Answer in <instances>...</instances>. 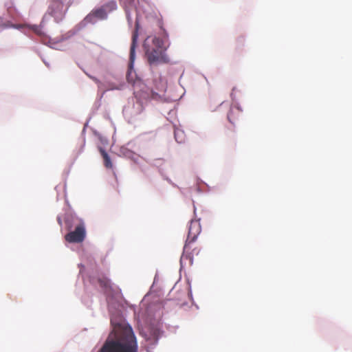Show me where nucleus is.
<instances>
[{
  "label": "nucleus",
  "instance_id": "nucleus-1",
  "mask_svg": "<svg viewBox=\"0 0 352 352\" xmlns=\"http://www.w3.org/2000/svg\"><path fill=\"white\" fill-rule=\"evenodd\" d=\"M136 338L131 327L122 328L115 338L110 334L99 352H138Z\"/></svg>",
  "mask_w": 352,
  "mask_h": 352
},
{
  "label": "nucleus",
  "instance_id": "nucleus-2",
  "mask_svg": "<svg viewBox=\"0 0 352 352\" xmlns=\"http://www.w3.org/2000/svg\"><path fill=\"white\" fill-rule=\"evenodd\" d=\"M148 63L150 65L167 62L165 47L162 39L156 36H148L143 44Z\"/></svg>",
  "mask_w": 352,
  "mask_h": 352
},
{
  "label": "nucleus",
  "instance_id": "nucleus-3",
  "mask_svg": "<svg viewBox=\"0 0 352 352\" xmlns=\"http://www.w3.org/2000/svg\"><path fill=\"white\" fill-rule=\"evenodd\" d=\"M65 0H52L48 9V13L54 18L56 21L63 19L67 8L64 4Z\"/></svg>",
  "mask_w": 352,
  "mask_h": 352
},
{
  "label": "nucleus",
  "instance_id": "nucleus-4",
  "mask_svg": "<svg viewBox=\"0 0 352 352\" xmlns=\"http://www.w3.org/2000/svg\"><path fill=\"white\" fill-rule=\"evenodd\" d=\"M86 236L85 228L83 223L78 224L75 230L69 232L65 236V240L69 243H81Z\"/></svg>",
  "mask_w": 352,
  "mask_h": 352
},
{
  "label": "nucleus",
  "instance_id": "nucleus-5",
  "mask_svg": "<svg viewBox=\"0 0 352 352\" xmlns=\"http://www.w3.org/2000/svg\"><path fill=\"white\" fill-rule=\"evenodd\" d=\"M193 243L194 242H186L182 254V258H186L189 259L190 264L192 263L194 257L199 256L200 253V249L193 247Z\"/></svg>",
  "mask_w": 352,
  "mask_h": 352
},
{
  "label": "nucleus",
  "instance_id": "nucleus-6",
  "mask_svg": "<svg viewBox=\"0 0 352 352\" xmlns=\"http://www.w3.org/2000/svg\"><path fill=\"white\" fill-rule=\"evenodd\" d=\"M201 230L200 222L198 220H192L188 228V233L186 242H194Z\"/></svg>",
  "mask_w": 352,
  "mask_h": 352
},
{
  "label": "nucleus",
  "instance_id": "nucleus-7",
  "mask_svg": "<svg viewBox=\"0 0 352 352\" xmlns=\"http://www.w3.org/2000/svg\"><path fill=\"white\" fill-rule=\"evenodd\" d=\"M137 39H138V33H137V32H135L133 34L132 43H131V48H130V57H129L130 62L129 64V72L127 74L128 80L129 79V76L131 72V70L133 69V63H134L135 58V47H136V45H137Z\"/></svg>",
  "mask_w": 352,
  "mask_h": 352
},
{
  "label": "nucleus",
  "instance_id": "nucleus-8",
  "mask_svg": "<svg viewBox=\"0 0 352 352\" xmlns=\"http://www.w3.org/2000/svg\"><path fill=\"white\" fill-rule=\"evenodd\" d=\"M107 14L104 8H98L93 10L89 15L87 16L86 20L89 22H94V19L103 20L107 19Z\"/></svg>",
  "mask_w": 352,
  "mask_h": 352
},
{
  "label": "nucleus",
  "instance_id": "nucleus-9",
  "mask_svg": "<svg viewBox=\"0 0 352 352\" xmlns=\"http://www.w3.org/2000/svg\"><path fill=\"white\" fill-rule=\"evenodd\" d=\"M241 115V110L237 107H232L228 113V120L231 124H235L239 121Z\"/></svg>",
  "mask_w": 352,
  "mask_h": 352
},
{
  "label": "nucleus",
  "instance_id": "nucleus-10",
  "mask_svg": "<svg viewBox=\"0 0 352 352\" xmlns=\"http://www.w3.org/2000/svg\"><path fill=\"white\" fill-rule=\"evenodd\" d=\"M98 283L105 290V292H110L113 290L111 280L107 277L99 278Z\"/></svg>",
  "mask_w": 352,
  "mask_h": 352
},
{
  "label": "nucleus",
  "instance_id": "nucleus-11",
  "mask_svg": "<svg viewBox=\"0 0 352 352\" xmlns=\"http://www.w3.org/2000/svg\"><path fill=\"white\" fill-rule=\"evenodd\" d=\"M100 153L103 157L104 164L105 167H107V168H111L113 166V164L111 163V159H110V157L109 156V155L103 149H100Z\"/></svg>",
  "mask_w": 352,
  "mask_h": 352
},
{
  "label": "nucleus",
  "instance_id": "nucleus-12",
  "mask_svg": "<svg viewBox=\"0 0 352 352\" xmlns=\"http://www.w3.org/2000/svg\"><path fill=\"white\" fill-rule=\"evenodd\" d=\"M30 29H31L35 34H36L38 36H41L43 34V32L42 31V28L36 25H29L28 26Z\"/></svg>",
  "mask_w": 352,
  "mask_h": 352
},
{
  "label": "nucleus",
  "instance_id": "nucleus-13",
  "mask_svg": "<svg viewBox=\"0 0 352 352\" xmlns=\"http://www.w3.org/2000/svg\"><path fill=\"white\" fill-rule=\"evenodd\" d=\"M6 27H7V25H6L3 21V19L1 16H0V28H3Z\"/></svg>",
  "mask_w": 352,
  "mask_h": 352
},
{
  "label": "nucleus",
  "instance_id": "nucleus-14",
  "mask_svg": "<svg viewBox=\"0 0 352 352\" xmlns=\"http://www.w3.org/2000/svg\"><path fill=\"white\" fill-rule=\"evenodd\" d=\"M90 78L94 81L96 82V83H97L98 85V86H100V85L101 84L100 81L97 79L95 77H92V76H90Z\"/></svg>",
  "mask_w": 352,
  "mask_h": 352
},
{
  "label": "nucleus",
  "instance_id": "nucleus-15",
  "mask_svg": "<svg viewBox=\"0 0 352 352\" xmlns=\"http://www.w3.org/2000/svg\"><path fill=\"white\" fill-rule=\"evenodd\" d=\"M119 89V88L118 87H113L110 88V89Z\"/></svg>",
  "mask_w": 352,
  "mask_h": 352
},
{
  "label": "nucleus",
  "instance_id": "nucleus-16",
  "mask_svg": "<svg viewBox=\"0 0 352 352\" xmlns=\"http://www.w3.org/2000/svg\"><path fill=\"white\" fill-rule=\"evenodd\" d=\"M177 132H175V136L176 139H177Z\"/></svg>",
  "mask_w": 352,
  "mask_h": 352
}]
</instances>
